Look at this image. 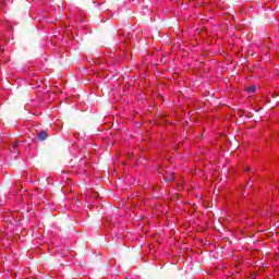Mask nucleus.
<instances>
[{
	"label": "nucleus",
	"mask_w": 279,
	"mask_h": 279,
	"mask_svg": "<svg viewBox=\"0 0 279 279\" xmlns=\"http://www.w3.org/2000/svg\"><path fill=\"white\" fill-rule=\"evenodd\" d=\"M163 180H165V182H169V178H168V177H167V178H165Z\"/></svg>",
	"instance_id": "423d86ee"
},
{
	"label": "nucleus",
	"mask_w": 279,
	"mask_h": 279,
	"mask_svg": "<svg viewBox=\"0 0 279 279\" xmlns=\"http://www.w3.org/2000/svg\"><path fill=\"white\" fill-rule=\"evenodd\" d=\"M173 180H175L174 173L173 172H169L168 173V181L169 182H173Z\"/></svg>",
	"instance_id": "7ed1b4c3"
},
{
	"label": "nucleus",
	"mask_w": 279,
	"mask_h": 279,
	"mask_svg": "<svg viewBox=\"0 0 279 279\" xmlns=\"http://www.w3.org/2000/svg\"><path fill=\"white\" fill-rule=\"evenodd\" d=\"M245 171L250 172V171H252V168L247 167V168H245Z\"/></svg>",
	"instance_id": "39448f33"
},
{
	"label": "nucleus",
	"mask_w": 279,
	"mask_h": 279,
	"mask_svg": "<svg viewBox=\"0 0 279 279\" xmlns=\"http://www.w3.org/2000/svg\"><path fill=\"white\" fill-rule=\"evenodd\" d=\"M19 143H21V142H19V141L13 142V149H16L19 147Z\"/></svg>",
	"instance_id": "20e7f679"
},
{
	"label": "nucleus",
	"mask_w": 279,
	"mask_h": 279,
	"mask_svg": "<svg viewBox=\"0 0 279 279\" xmlns=\"http://www.w3.org/2000/svg\"><path fill=\"white\" fill-rule=\"evenodd\" d=\"M48 136H49V134L47 133V131H40L38 133L39 141H47Z\"/></svg>",
	"instance_id": "f257e3e1"
},
{
	"label": "nucleus",
	"mask_w": 279,
	"mask_h": 279,
	"mask_svg": "<svg viewBox=\"0 0 279 279\" xmlns=\"http://www.w3.org/2000/svg\"><path fill=\"white\" fill-rule=\"evenodd\" d=\"M246 93H248V95H254V93H256V85L248 86Z\"/></svg>",
	"instance_id": "f03ea898"
}]
</instances>
